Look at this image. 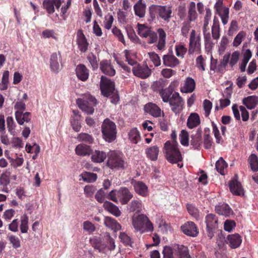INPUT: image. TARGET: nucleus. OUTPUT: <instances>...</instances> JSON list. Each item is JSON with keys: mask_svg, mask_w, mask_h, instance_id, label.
Here are the masks:
<instances>
[{"mask_svg": "<svg viewBox=\"0 0 258 258\" xmlns=\"http://www.w3.org/2000/svg\"><path fill=\"white\" fill-rule=\"evenodd\" d=\"M15 117L17 121L20 125H23L24 122H28L31 120L30 113L28 112L25 113L15 112Z\"/></svg>", "mask_w": 258, "mask_h": 258, "instance_id": "obj_41", "label": "nucleus"}, {"mask_svg": "<svg viewBox=\"0 0 258 258\" xmlns=\"http://www.w3.org/2000/svg\"><path fill=\"white\" fill-rule=\"evenodd\" d=\"M203 143L204 147L206 149H209L211 148L213 142V139L210 135H204Z\"/></svg>", "mask_w": 258, "mask_h": 258, "instance_id": "obj_58", "label": "nucleus"}, {"mask_svg": "<svg viewBox=\"0 0 258 258\" xmlns=\"http://www.w3.org/2000/svg\"><path fill=\"white\" fill-rule=\"evenodd\" d=\"M227 239L229 246L232 248L239 247L242 242L241 237L238 234L229 235Z\"/></svg>", "mask_w": 258, "mask_h": 258, "instance_id": "obj_26", "label": "nucleus"}, {"mask_svg": "<svg viewBox=\"0 0 258 258\" xmlns=\"http://www.w3.org/2000/svg\"><path fill=\"white\" fill-rule=\"evenodd\" d=\"M126 166L123 154L119 151H114V170H123Z\"/></svg>", "mask_w": 258, "mask_h": 258, "instance_id": "obj_11", "label": "nucleus"}, {"mask_svg": "<svg viewBox=\"0 0 258 258\" xmlns=\"http://www.w3.org/2000/svg\"><path fill=\"white\" fill-rule=\"evenodd\" d=\"M128 139L132 144H137L141 140V137L140 132L136 127L130 130L128 133Z\"/></svg>", "mask_w": 258, "mask_h": 258, "instance_id": "obj_36", "label": "nucleus"}, {"mask_svg": "<svg viewBox=\"0 0 258 258\" xmlns=\"http://www.w3.org/2000/svg\"><path fill=\"white\" fill-rule=\"evenodd\" d=\"M76 74L78 78L82 81H86L89 78V70L83 64H79L76 68Z\"/></svg>", "mask_w": 258, "mask_h": 258, "instance_id": "obj_20", "label": "nucleus"}, {"mask_svg": "<svg viewBox=\"0 0 258 258\" xmlns=\"http://www.w3.org/2000/svg\"><path fill=\"white\" fill-rule=\"evenodd\" d=\"M61 59V54L60 52L58 53L56 52L53 53L50 58V66L51 71L55 73H57L60 70V66L59 61Z\"/></svg>", "mask_w": 258, "mask_h": 258, "instance_id": "obj_18", "label": "nucleus"}, {"mask_svg": "<svg viewBox=\"0 0 258 258\" xmlns=\"http://www.w3.org/2000/svg\"><path fill=\"white\" fill-rule=\"evenodd\" d=\"M138 34L142 37H147L149 33L151 31L147 27L143 24L138 25Z\"/></svg>", "mask_w": 258, "mask_h": 258, "instance_id": "obj_52", "label": "nucleus"}, {"mask_svg": "<svg viewBox=\"0 0 258 258\" xmlns=\"http://www.w3.org/2000/svg\"><path fill=\"white\" fill-rule=\"evenodd\" d=\"M42 36L44 38H49L52 37L55 40L57 39V37L53 30L46 29L42 31Z\"/></svg>", "mask_w": 258, "mask_h": 258, "instance_id": "obj_61", "label": "nucleus"}, {"mask_svg": "<svg viewBox=\"0 0 258 258\" xmlns=\"http://www.w3.org/2000/svg\"><path fill=\"white\" fill-rule=\"evenodd\" d=\"M196 83L195 80L188 77L186 79L184 86L180 88V91L183 93H191L195 89Z\"/></svg>", "mask_w": 258, "mask_h": 258, "instance_id": "obj_29", "label": "nucleus"}, {"mask_svg": "<svg viewBox=\"0 0 258 258\" xmlns=\"http://www.w3.org/2000/svg\"><path fill=\"white\" fill-rule=\"evenodd\" d=\"M77 139L80 142H85L89 144H91L94 142L92 136L87 133H82L79 134Z\"/></svg>", "mask_w": 258, "mask_h": 258, "instance_id": "obj_47", "label": "nucleus"}, {"mask_svg": "<svg viewBox=\"0 0 258 258\" xmlns=\"http://www.w3.org/2000/svg\"><path fill=\"white\" fill-rule=\"evenodd\" d=\"M177 258H191L188 252V248L183 245Z\"/></svg>", "mask_w": 258, "mask_h": 258, "instance_id": "obj_64", "label": "nucleus"}, {"mask_svg": "<svg viewBox=\"0 0 258 258\" xmlns=\"http://www.w3.org/2000/svg\"><path fill=\"white\" fill-rule=\"evenodd\" d=\"M142 203L141 201L133 200L128 206V209L131 212H136L140 213L142 210Z\"/></svg>", "mask_w": 258, "mask_h": 258, "instance_id": "obj_45", "label": "nucleus"}, {"mask_svg": "<svg viewBox=\"0 0 258 258\" xmlns=\"http://www.w3.org/2000/svg\"><path fill=\"white\" fill-rule=\"evenodd\" d=\"M163 63L165 66L174 68L179 63V60L172 54H166L163 56Z\"/></svg>", "mask_w": 258, "mask_h": 258, "instance_id": "obj_25", "label": "nucleus"}, {"mask_svg": "<svg viewBox=\"0 0 258 258\" xmlns=\"http://www.w3.org/2000/svg\"><path fill=\"white\" fill-rule=\"evenodd\" d=\"M165 157L167 161L175 164L182 160V156L178 148V143L176 141L174 142L167 141L164 144Z\"/></svg>", "mask_w": 258, "mask_h": 258, "instance_id": "obj_3", "label": "nucleus"}, {"mask_svg": "<svg viewBox=\"0 0 258 258\" xmlns=\"http://www.w3.org/2000/svg\"><path fill=\"white\" fill-rule=\"evenodd\" d=\"M216 169L217 171L220 173L222 175L224 174V169L226 168L227 166V164L226 162L223 160V159L221 157L216 163Z\"/></svg>", "mask_w": 258, "mask_h": 258, "instance_id": "obj_50", "label": "nucleus"}, {"mask_svg": "<svg viewBox=\"0 0 258 258\" xmlns=\"http://www.w3.org/2000/svg\"><path fill=\"white\" fill-rule=\"evenodd\" d=\"M202 131L200 129L197 130L191 135V145L195 149H198L202 144Z\"/></svg>", "mask_w": 258, "mask_h": 258, "instance_id": "obj_24", "label": "nucleus"}, {"mask_svg": "<svg viewBox=\"0 0 258 258\" xmlns=\"http://www.w3.org/2000/svg\"><path fill=\"white\" fill-rule=\"evenodd\" d=\"M146 6L142 3V0H139L134 6V9L135 15L142 18L145 16Z\"/></svg>", "mask_w": 258, "mask_h": 258, "instance_id": "obj_32", "label": "nucleus"}, {"mask_svg": "<svg viewBox=\"0 0 258 258\" xmlns=\"http://www.w3.org/2000/svg\"><path fill=\"white\" fill-rule=\"evenodd\" d=\"M148 220V217L144 214L139 215L133 217L132 224L136 231L144 232L143 230L146 221Z\"/></svg>", "mask_w": 258, "mask_h": 258, "instance_id": "obj_10", "label": "nucleus"}, {"mask_svg": "<svg viewBox=\"0 0 258 258\" xmlns=\"http://www.w3.org/2000/svg\"><path fill=\"white\" fill-rule=\"evenodd\" d=\"M159 95L164 103H169L171 110L175 114L179 113L182 110L184 101L179 93H171V90H167Z\"/></svg>", "mask_w": 258, "mask_h": 258, "instance_id": "obj_1", "label": "nucleus"}, {"mask_svg": "<svg viewBox=\"0 0 258 258\" xmlns=\"http://www.w3.org/2000/svg\"><path fill=\"white\" fill-rule=\"evenodd\" d=\"M28 216L25 214L21 217L20 230L21 233H26L28 230Z\"/></svg>", "mask_w": 258, "mask_h": 258, "instance_id": "obj_48", "label": "nucleus"}, {"mask_svg": "<svg viewBox=\"0 0 258 258\" xmlns=\"http://www.w3.org/2000/svg\"><path fill=\"white\" fill-rule=\"evenodd\" d=\"M83 229L89 233H92L95 230L96 228L94 224L91 222L86 221L83 223Z\"/></svg>", "mask_w": 258, "mask_h": 258, "instance_id": "obj_63", "label": "nucleus"}, {"mask_svg": "<svg viewBox=\"0 0 258 258\" xmlns=\"http://www.w3.org/2000/svg\"><path fill=\"white\" fill-rule=\"evenodd\" d=\"M8 238L14 248L17 249L20 247L21 242L18 237L13 235H10L8 236Z\"/></svg>", "mask_w": 258, "mask_h": 258, "instance_id": "obj_53", "label": "nucleus"}, {"mask_svg": "<svg viewBox=\"0 0 258 258\" xmlns=\"http://www.w3.org/2000/svg\"><path fill=\"white\" fill-rule=\"evenodd\" d=\"M148 55L150 59L156 67H158L161 64V60L158 55L155 52H149Z\"/></svg>", "mask_w": 258, "mask_h": 258, "instance_id": "obj_60", "label": "nucleus"}, {"mask_svg": "<svg viewBox=\"0 0 258 258\" xmlns=\"http://www.w3.org/2000/svg\"><path fill=\"white\" fill-rule=\"evenodd\" d=\"M87 58L93 70L98 68V59L97 57L93 53H89L88 55Z\"/></svg>", "mask_w": 258, "mask_h": 258, "instance_id": "obj_56", "label": "nucleus"}, {"mask_svg": "<svg viewBox=\"0 0 258 258\" xmlns=\"http://www.w3.org/2000/svg\"><path fill=\"white\" fill-rule=\"evenodd\" d=\"M159 152V148L157 146L148 148L146 150L147 157L152 161H155L157 159Z\"/></svg>", "mask_w": 258, "mask_h": 258, "instance_id": "obj_40", "label": "nucleus"}, {"mask_svg": "<svg viewBox=\"0 0 258 258\" xmlns=\"http://www.w3.org/2000/svg\"><path fill=\"white\" fill-rule=\"evenodd\" d=\"M7 124L9 132L11 134L14 135V133H15L16 125L12 117L9 116L7 117Z\"/></svg>", "mask_w": 258, "mask_h": 258, "instance_id": "obj_55", "label": "nucleus"}, {"mask_svg": "<svg viewBox=\"0 0 258 258\" xmlns=\"http://www.w3.org/2000/svg\"><path fill=\"white\" fill-rule=\"evenodd\" d=\"M200 123V119L199 115L196 113H192L188 117L187 121V125L189 128L197 127Z\"/></svg>", "mask_w": 258, "mask_h": 258, "instance_id": "obj_38", "label": "nucleus"}, {"mask_svg": "<svg viewBox=\"0 0 258 258\" xmlns=\"http://www.w3.org/2000/svg\"><path fill=\"white\" fill-rule=\"evenodd\" d=\"M179 83L177 81H174L171 83L169 86L164 88V85L162 82L157 81L153 85V88L154 91H158L159 94L163 93L165 91L171 90V93H173L175 89L178 86Z\"/></svg>", "mask_w": 258, "mask_h": 258, "instance_id": "obj_9", "label": "nucleus"}, {"mask_svg": "<svg viewBox=\"0 0 258 258\" xmlns=\"http://www.w3.org/2000/svg\"><path fill=\"white\" fill-rule=\"evenodd\" d=\"M215 9L217 13L220 17L222 24L224 25L227 24L229 18V9L223 6L216 7Z\"/></svg>", "mask_w": 258, "mask_h": 258, "instance_id": "obj_22", "label": "nucleus"}, {"mask_svg": "<svg viewBox=\"0 0 258 258\" xmlns=\"http://www.w3.org/2000/svg\"><path fill=\"white\" fill-rule=\"evenodd\" d=\"M92 150L90 146L84 144L78 145L75 149L76 154L80 156L90 155L92 153Z\"/></svg>", "mask_w": 258, "mask_h": 258, "instance_id": "obj_27", "label": "nucleus"}, {"mask_svg": "<svg viewBox=\"0 0 258 258\" xmlns=\"http://www.w3.org/2000/svg\"><path fill=\"white\" fill-rule=\"evenodd\" d=\"M9 72L5 71L4 72L1 83H0V90H5L8 88L9 82Z\"/></svg>", "mask_w": 258, "mask_h": 258, "instance_id": "obj_51", "label": "nucleus"}, {"mask_svg": "<svg viewBox=\"0 0 258 258\" xmlns=\"http://www.w3.org/2000/svg\"><path fill=\"white\" fill-rule=\"evenodd\" d=\"M102 135L104 139L109 142L113 141V122L109 119H105L101 127Z\"/></svg>", "mask_w": 258, "mask_h": 258, "instance_id": "obj_6", "label": "nucleus"}, {"mask_svg": "<svg viewBox=\"0 0 258 258\" xmlns=\"http://www.w3.org/2000/svg\"><path fill=\"white\" fill-rule=\"evenodd\" d=\"M157 32L159 38L157 47L159 50H162L165 47L166 35L164 30L162 28H159L157 30Z\"/></svg>", "mask_w": 258, "mask_h": 258, "instance_id": "obj_43", "label": "nucleus"}, {"mask_svg": "<svg viewBox=\"0 0 258 258\" xmlns=\"http://www.w3.org/2000/svg\"><path fill=\"white\" fill-rule=\"evenodd\" d=\"M205 222L206 228L216 229L218 228V220L214 214H208L205 217Z\"/></svg>", "mask_w": 258, "mask_h": 258, "instance_id": "obj_30", "label": "nucleus"}, {"mask_svg": "<svg viewBox=\"0 0 258 258\" xmlns=\"http://www.w3.org/2000/svg\"><path fill=\"white\" fill-rule=\"evenodd\" d=\"M134 188L136 192L143 196L146 197L148 195V187L142 181L135 182L134 184Z\"/></svg>", "mask_w": 258, "mask_h": 258, "instance_id": "obj_35", "label": "nucleus"}, {"mask_svg": "<svg viewBox=\"0 0 258 258\" xmlns=\"http://www.w3.org/2000/svg\"><path fill=\"white\" fill-rule=\"evenodd\" d=\"M158 16L166 22H169L172 17V10L169 6L158 5Z\"/></svg>", "mask_w": 258, "mask_h": 258, "instance_id": "obj_15", "label": "nucleus"}, {"mask_svg": "<svg viewBox=\"0 0 258 258\" xmlns=\"http://www.w3.org/2000/svg\"><path fill=\"white\" fill-rule=\"evenodd\" d=\"M61 3V0H44L43 6L49 14H52L55 11L54 7L57 10H59Z\"/></svg>", "mask_w": 258, "mask_h": 258, "instance_id": "obj_13", "label": "nucleus"}, {"mask_svg": "<svg viewBox=\"0 0 258 258\" xmlns=\"http://www.w3.org/2000/svg\"><path fill=\"white\" fill-rule=\"evenodd\" d=\"M73 113L71 119V125L75 131L78 132L81 128V115L78 110H73Z\"/></svg>", "mask_w": 258, "mask_h": 258, "instance_id": "obj_19", "label": "nucleus"}, {"mask_svg": "<svg viewBox=\"0 0 258 258\" xmlns=\"http://www.w3.org/2000/svg\"><path fill=\"white\" fill-rule=\"evenodd\" d=\"M182 231L185 235L196 237L199 233V231L196 224L193 222H187L181 226Z\"/></svg>", "mask_w": 258, "mask_h": 258, "instance_id": "obj_12", "label": "nucleus"}, {"mask_svg": "<svg viewBox=\"0 0 258 258\" xmlns=\"http://www.w3.org/2000/svg\"><path fill=\"white\" fill-rule=\"evenodd\" d=\"M95 198L96 200L100 203H102L106 199L113 201V190H111L107 195L106 194L103 189H100L96 192Z\"/></svg>", "mask_w": 258, "mask_h": 258, "instance_id": "obj_28", "label": "nucleus"}, {"mask_svg": "<svg viewBox=\"0 0 258 258\" xmlns=\"http://www.w3.org/2000/svg\"><path fill=\"white\" fill-rule=\"evenodd\" d=\"M236 226V223L233 220H227L224 222V229L227 232H231Z\"/></svg>", "mask_w": 258, "mask_h": 258, "instance_id": "obj_59", "label": "nucleus"}, {"mask_svg": "<svg viewBox=\"0 0 258 258\" xmlns=\"http://www.w3.org/2000/svg\"><path fill=\"white\" fill-rule=\"evenodd\" d=\"M220 29L219 19L217 17L214 16L212 27V34L214 39L218 40L220 36Z\"/></svg>", "mask_w": 258, "mask_h": 258, "instance_id": "obj_37", "label": "nucleus"}, {"mask_svg": "<svg viewBox=\"0 0 258 258\" xmlns=\"http://www.w3.org/2000/svg\"><path fill=\"white\" fill-rule=\"evenodd\" d=\"M198 18V14L196 10V3L194 2L190 3L188 8V21L192 22Z\"/></svg>", "mask_w": 258, "mask_h": 258, "instance_id": "obj_42", "label": "nucleus"}, {"mask_svg": "<svg viewBox=\"0 0 258 258\" xmlns=\"http://www.w3.org/2000/svg\"><path fill=\"white\" fill-rule=\"evenodd\" d=\"M117 195L119 198L120 203L122 205H125L132 198L133 195L130 192L129 190L126 187L120 188L117 191V194L115 192L114 190V195Z\"/></svg>", "mask_w": 258, "mask_h": 258, "instance_id": "obj_16", "label": "nucleus"}, {"mask_svg": "<svg viewBox=\"0 0 258 258\" xmlns=\"http://www.w3.org/2000/svg\"><path fill=\"white\" fill-rule=\"evenodd\" d=\"M80 176L84 181L88 183L94 182L97 178L96 174L89 172H84L80 174Z\"/></svg>", "mask_w": 258, "mask_h": 258, "instance_id": "obj_46", "label": "nucleus"}, {"mask_svg": "<svg viewBox=\"0 0 258 258\" xmlns=\"http://www.w3.org/2000/svg\"><path fill=\"white\" fill-rule=\"evenodd\" d=\"M90 155H91L92 161L94 163H102L106 158V153L99 150L92 151Z\"/></svg>", "mask_w": 258, "mask_h": 258, "instance_id": "obj_33", "label": "nucleus"}, {"mask_svg": "<svg viewBox=\"0 0 258 258\" xmlns=\"http://www.w3.org/2000/svg\"><path fill=\"white\" fill-rule=\"evenodd\" d=\"M77 42L78 48L81 52H85L87 50L89 44L81 30L77 32Z\"/></svg>", "mask_w": 258, "mask_h": 258, "instance_id": "obj_17", "label": "nucleus"}, {"mask_svg": "<svg viewBox=\"0 0 258 258\" xmlns=\"http://www.w3.org/2000/svg\"><path fill=\"white\" fill-rule=\"evenodd\" d=\"M179 139L180 143L184 146H187L188 145V133L185 130H182L180 135Z\"/></svg>", "mask_w": 258, "mask_h": 258, "instance_id": "obj_54", "label": "nucleus"}, {"mask_svg": "<svg viewBox=\"0 0 258 258\" xmlns=\"http://www.w3.org/2000/svg\"><path fill=\"white\" fill-rule=\"evenodd\" d=\"M183 246V245L178 244L172 246H165L162 251L163 258H177Z\"/></svg>", "mask_w": 258, "mask_h": 258, "instance_id": "obj_7", "label": "nucleus"}, {"mask_svg": "<svg viewBox=\"0 0 258 258\" xmlns=\"http://www.w3.org/2000/svg\"><path fill=\"white\" fill-rule=\"evenodd\" d=\"M216 212L221 215L229 217L232 215L233 211L227 204H220L215 207Z\"/></svg>", "mask_w": 258, "mask_h": 258, "instance_id": "obj_23", "label": "nucleus"}, {"mask_svg": "<svg viewBox=\"0 0 258 258\" xmlns=\"http://www.w3.org/2000/svg\"><path fill=\"white\" fill-rule=\"evenodd\" d=\"M134 74L141 78L145 79L148 77L151 73V70L147 66L137 64L133 68Z\"/></svg>", "mask_w": 258, "mask_h": 258, "instance_id": "obj_14", "label": "nucleus"}, {"mask_svg": "<svg viewBox=\"0 0 258 258\" xmlns=\"http://www.w3.org/2000/svg\"><path fill=\"white\" fill-rule=\"evenodd\" d=\"M197 67L201 71H205V60L202 55L199 56L196 60Z\"/></svg>", "mask_w": 258, "mask_h": 258, "instance_id": "obj_62", "label": "nucleus"}, {"mask_svg": "<svg viewBox=\"0 0 258 258\" xmlns=\"http://www.w3.org/2000/svg\"><path fill=\"white\" fill-rule=\"evenodd\" d=\"M100 89L102 95L106 97H111L113 94V82L107 77L102 76Z\"/></svg>", "mask_w": 258, "mask_h": 258, "instance_id": "obj_5", "label": "nucleus"}, {"mask_svg": "<svg viewBox=\"0 0 258 258\" xmlns=\"http://www.w3.org/2000/svg\"><path fill=\"white\" fill-rule=\"evenodd\" d=\"M205 45L206 48H211L212 46L213 43L211 40V34L207 31H203Z\"/></svg>", "mask_w": 258, "mask_h": 258, "instance_id": "obj_57", "label": "nucleus"}, {"mask_svg": "<svg viewBox=\"0 0 258 258\" xmlns=\"http://www.w3.org/2000/svg\"><path fill=\"white\" fill-rule=\"evenodd\" d=\"M92 246L99 252H111L113 249V240L108 232H105L103 237V240L99 237L94 236L90 239Z\"/></svg>", "mask_w": 258, "mask_h": 258, "instance_id": "obj_2", "label": "nucleus"}, {"mask_svg": "<svg viewBox=\"0 0 258 258\" xmlns=\"http://www.w3.org/2000/svg\"><path fill=\"white\" fill-rule=\"evenodd\" d=\"M243 103L248 109H253L257 104L258 97L255 96H250L243 99Z\"/></svg>", "mask_w": 258, "mask_h": 258, "instance_id": "obj_39", "label": "nucleus"}, {"mask_svg": "<svg viewBox=\"0 0 258 258\" xmlns=\"http://www.w3.org/2000/svg\"><path fill=\"white\" fill-rule=\"evenodd\" d=\"M144 110L155 117L160 116L161 114V109L156 104L151 102L145 105Z\"/></svg>", "mask_w": 258, "mask_h": 258, "instance_id": "obj_21", "label": "nucleus"}, {"mask_svg": "<svg viewBox=\"0 0 258 258\" xmlns=\"http://www.w3.org/2000/svg\"><path fill=\"white\" fill-rule=\"evenodd\" d=\"M231 192L235 195L241 196L243 194V190L239 182L237 180H231L229 183Z\"/></svg>", "mask_w": 258, "mask_h": 258, "instance_id": "obj_31", "label": "nucleus"}, {"mask_svg": "<svg viewBox=\"0 0 258 258\" xmlns=\"http://www.w3.org/2000/svg\"><path fill=\"white\" fill-rule=\"evenodd\" d=\"M119 239L125 246L133 247L134 241L132 238L125 232H120L118 236Z\"/></svg>", "mask_w": 258, "mask_h": 258, "instance_id": "obj_44", "label": "nucleus"}, {"mask_svg": "<svg viewBox=\"0 0 258 258\" xmlns=\"http://www.w3.org/2000/svg\"><path fill=\"white\" fill-rule=\"evenodd\" d=\"M77 104L80 109L87 114H92L94 111V106L97 104L96 99L89 94H85L83 98H78Z\"/></svg>", "mask_w": 258, "mask_h": 258, "instance_id": "obj_4", "label": "nucleus"}, {"mask_svg": "<svg viewBox=\"0 0 258 258\" xmlns=\"http://www.w3.org/2000/svg\"><path fill=\"white\" fill-rule=\"evenodd\" d=\"M248 162L252 170H258V157L255 154H251L248 158Z\"/></svg>", "mask_w": 258, "mask_h": 258, "instance_id": "obj_49", "label": "nucleus"}, {"mask_svg": "<svg viewBox=\"0 0 258 258\" xmlns=\"http://www.w3.org/2000/svg\"><path fill=\"white\" fill-rule=\"evenodd\" d=\"M201 48V37L199 35L196 33L195 30H192L190 38L188 52L193 53L195 51L200 50Z\"/></svg>", "mask_w": 258, "mask_h": 258, "instance_id": "obj_8", "label": "nucleus"}, {"mask_svg": "<svg viewBox=\"0 0 258 258\" xmlns=\"http://www.w3.org/2000/svg\"><path fill=\"white\" fill-rule=\"evenodd\" d=\"M100 68L104 74L108 76L113 75V66L110 60H102L100 62Z\"/></svg>", "mask_w": 258, "mask_h": 258, "instance_id": "obj_34", "label": "nucleus"}]
</instances>
